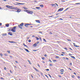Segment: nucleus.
<instances>
[{"label":"nucleus","instance_id":"obj_1","mask_svg":"<svg viewBox=\"0 0 80 80\" xmlns=\"http://www.w3.org/2000/svg\"><path fill=\"white\" fill-rule=\"evenodd\" d=\"M17 26H15L12 28V32H16V28H17Z\"/></svg>","mask_w":80,"mask_h":80},{"label":"nucleus","instance_id":"obj_2","mask_svg":"<svg viewBox=\"0 0 80 80\" xmlns=\"http://www.w3.org/2000/svg\"><path fill=\"white\" fill-rule=\"evenodd\" d=\"M63 10V8H59L58 11V12H61V11H62Z\"/></svg>","mask_w":80,"mask_h":80},{"label":"nucleus","instance_id":"obj_3","mask_svg":"<svg viewBox=\"0 0 80 80\" xmlns=\"http://www.w3.org/2000/svg\"><path fill=\"white\" fill-rule=\"evenodd\" d=\"M16 11V12H18V13H19V12H21V11L22 10L21 9H18V10Z\"/></svg>","mask_w":80,"mask_h":80},{"label":"nucleus","instance_id":"obj_4","mask_svg":"<svg viewBox=\"0 0 80 80\" xmlns=\"http://www.w3.org/2000/svg\"><path fill=\"white\" fill-rule=\"evenodd\" d=\"M8 35H11V36L13 35V33L12 32H9L8 33Z\"/></svg>","mask_w":80,"mask_h":80},{"label":"nucleus","instance_id":"obj_5","mask_svg":"<svg viewBox=\"0 0 80 80\" xmlns=\"http://www.w3.org/2000/svg\"><path fill=\"white\" fill-rule=\"evenodd\" d=\"M30 25V24L26 23L25 24V27H28V25Z\"/></svg>","mask_w":80,"mask_h":80},{"label":"nucleus","instance_id":"obj_6","mask_svg":"<svg viewBox=\"0 0 80 80\" xmlns=\"http://www.w3.org/2000/svg\"><path fill=\"white\" fill-rule=\"evenodd\" d=\"M9 9H14V8H13V6H9Z\"/></svg>","mask_w":80,"mask_h":80},{"label":"nucleus","instance_id":"obj_7","mask_svg":"<svg viewBox=\"0 0 80 80\" xmlns=\"http://www.w3.org/2000/svg\"><path fill=\"white\" fill-rule=\"evenodd\" d=\"M33 68H34V69H35L36 72H39V71L38 70V69H37V68H36L35 67H33Z\"/></svg>","mask_w":80,"mask_h":80},{"label":"nucleus","instance_id":"obj_8","mask_svg":"<svg viewBox=\"0 0 80 80\" xmlns=\"http://www.w3.org/2000/svg\"><path fill=\"white\" fill-rule=\"evenodd\" d=\"M73 44L75 47H79V46H77L75 45V43H73Z\"/></svg>","mask_w":80,"mask_h":80},{"label":"nucleus","instance_id":"obj_9","mask_svg":"<svg viewBox=\"0 0 80 80\" xmlns=\"http://www.w3.org/2000/svg\"><path fill=\"white\" fill-rule=\"evenodd\" d=\"M12 28H10L8 29V32H12Z\"/></svg>","mask_w":80,"mask_h":80},{"label":"nucleus","instance_id":"obj_10","mask_svg":"<svg viewBox=\"0 0 80 80\" xmlns=\"http://www.w3.org/2000/svg\"><path fill=\"white\" fill-rule=\"evenodd\" d=\"M37 45H38V44H37V43H35V44H33V46H34V47H36Z\"/></svg>","mask_w":80,"mask_h":80},{"label":"nucleus","instance_id":"obj_11","mask_svg":"<svg viewBox=\"0 0 80 80\" xmlns=\"http://www.w3.org/2000/svg\"><path fill=\"white\" fill-rule=\"evenodd\" d=\"M33 13V11H29V12H28V13H29V14H32Z\"/></svg>","mask_w":80,"mask_h":80},{"label":"nucleus","instance_id":"obj_12","mask_svg":"<svg viewBox=\"0 0 80 80\" xmlns=\"http://www.w3.org/2000/svg\"><path fill=\"white\" fill-rule=\"evenodd\" d=\"M51 5L52 7H56V5H55V4H51Z\"/></svg>","mask_w":80,"mask_h":80},{"label":"nucleus","instance_id":"obj_13","mask_svg":"<svg viewBox=\"0 0 80 80\" xmlns=\"http://www.w3.org/2000/svg\"><path fill=\"white\" fill-rule=\"evenodd\" d=\"M18 27L19 28H20L21 29H22V27L20 25H18Z\"/></svg>","mask_w":80,"mask_h":80},{"label":"nucleus","instance_id":"obj_14","mask_svg":"<svg viewBox=\"0 0 80 80\" xmlns=\"http://www.w3.org/2000/svg\"><path fill=\"white\" fill-rule=\"evenodd\" d=\"M9 43H17V42H14V41H9Z\"/></svg>","mask_w":80,"mask_h":80},{"label":"nucleus","instance_id":"obj_15","mask_svg":"<svg viewBox=\"0 0 80 80\" xmlns=\"http://www.w3.org/2000/svg\"><path fill=\"white\" fill-rule=\"evenodd\" d=\"M24 50L26 51L27 52H29V51H28V50L25 48H24Z\"/></svg>","mask_w":80,"mask_h":80},{"label":"nucleus","instance_id":"obj_16","mask_svg":"<svg viewBox=\"0 0 80 80\" xmlns=\"http://www.w3.org/2000/svg\"><path fill=\"white\" fill-rule=\"evenodd\" d=\"M16 3H17L18 4H20L21 5H23L25 4V3H20L18 2H16Z\"/></svg>","mask_w":80,"mask_h":80},{"label":"nucleus","instance_id":"obj_17","mask_svg":"<svg viewBox=\"0 0 80 80\" xmlns=\"http://www.w3.org/2000/svg\"><path fill=\"white\" fill-rule=\"evenodd\" d=\"M29 11H30L29 10H25L24 11V12H27V13H28V12H29Z\"/></svg>","mask_w":80,"mask_h":80},{"label":"nucleus","instance_id":"obj_18","mask_svg":"<svg viewBox=\"0 0 80 80\" xmlns=\"http://www.w3.org/2000/svg\"><path fill=\"white\" fill-rule=\"evenodd\" d=\"M36 22H37V23H40V20H37L36 21Z\"/></svg>","mask_w":80,"mask_h":80},{"label":"nucleus","instance_id":"obj_19","mask_svg":"<svg viewBox=\"0 0 80 80\" xmlns=\"http://www.w3.org/2000/svg\"><path fill=\"white\" fill-rule=\"evenodd\" d=\"M60 72H64V70L63 69H61L60 70Z\"/></svg>","mask_w":80,"mask_h":80},{"label":"nucleus","instance_id":"obj_20","mask_svg":"<svg viewBox=\"0 0 80 80\" xmlns=\"http://www.w3.org/2000/svg\"><path fill=\"white\" fill-rule=\"evenodd\" d=\"M6 27H9V24H6Z\"/></svg>","mask_w":80,"mask_h":80},{"label":"nucleus","instance_id":"obj_21","mask_svg":"<svg viewBox=\"0 0 80 80\" xmlns=\"http://www.w3.org/2000/svg\"><path fill=\"white\" fill-rule=\"evenodd\" d=\"M71 77H72V78H75V76L73 75H72L71 76Z\"/></svg>","mask_w":80,"mask_h":80},{"label":"nucleus","instance_id":"obj_22","mask_svg":"<svg viewBox=\"0 0 80 80\" xmlns=\"http://www.w3.org/2000/svg\"><path fill=\"white\" fill-rule=\"evenodd\" d=\"M20 25L22 27H23V23H21L20 24Z\"/></svg>","mask_w":80,"mask_h":80},{"label":"nucleus","instance_id":"obj_23","mask_svg":"<svg viewBox=\"0 0 80 80\" xmlns=\"http://www.w3.org/2000/svg\"><path fill=\"white\" fill-rule=\"evenodd\" d=\"M23 8H24V9H25V10H27V9H28V8H26L25 7H23Z\"/></svg>","mask_w":80,"mask_h":80},{"label":"nucleus","instance_id":"obj_24","mask_svg":"<svg viewBox=\"0 0 80 80\" xmlns=\"http://www.w3.org/2000/svg\"><path fill=\"white\" fill-rule=\"evenodd\" d=\"M14 10H18V8L17 7H16L15 8H14Z\"/></svg>","mask_w":80,"mask_h":80},{"label":"nucleus","instance_id":"obj_25","mask_svg":"<svg viewBox=\"0 0 80 80\" xmlns=\"http://www.w3.org/2000/svg\"><path fill=\"white\" fill-rule=\"evenodd\" d=\"M36 9H38V10H40V7H36Z\"/></svg>","mask_w":80,"mask_h":80},{"label":"nucleus","instance_id":"obj_26","mask_svg":"<svg viewBox=\"0 0 80 80\" xmlns=\"http://www.w3.org/2000/svg\"><path fill=\"white\" fill-rule=\"evenodd\" d=\"M40 6L41 7H43V4L40 5Z\"/></svg>","mask_w":80,"mask_h":80},{"label":"nucleus","instance_id":"obj_27","mask_svg":"<svg viewBox=\"0 0 80 80\" xmlns=\"http://www.w3.org/2000/svg\"><path fill=\"white\" fill-rule=\"evenodd\" d=\"M71 57L72 58H73L74 59H75V58L74 56H71Z\"/></svg>","mask_w":80,"mask_h":80},{"label":"nucleus","instance_id":"obj_28","mask_svg":"<svg viewBox=\"0 0 80 80\" xmlns=\"http://www.w3.org/2000/svg\"><path fill=\"white\" fill-rule=\"evenodd\" d=\"M42 60H44L45 59V58L44 57H42Z\"/></svg>","mask_w":80,"mask_h":80},{"label":"nucleus","instance_id":"obj_29","mask_svg":"<svg viewBox=\"0 0 80 80\" xmlns=\"http://www.w3.org/2000/svg\"><path fill=\"white\" fill-rule=\"evenodd\" d=\"M6 7H7V8H9V7H10V6L7 5H6Z\"/></svg>","mask_w":80,"mask_h":80},{"label":"nucleus","instance_id":"obj_30","mask_svg":"<svg viewBox=\"0 0 80 80\" xmlns=\"http://www.w3.org/2000/svg\"><path fill=\"white\" fill-rule=\"evenodd\" d=\"M36 38L37 40H39V38H38V37H36Z\"/></svg>","mask_w":80,"mask_h":80},{"label":"nucleus","instance_id":"obj_31","mask_svg":"<svg viewBox=\"0 0 80 80\" xmlns=\"http://www.w3.org/2000/svg\"><path fill=\"white\" fill-rule=\"evenodd\" d=\"M67 40H68V41L69 42H71L72 41L71 40L69 39H68Z\"/></svg>","mask_w":80,"mask_h":80},{"label":"nucleus","instance_id":"obj_32","mask_svg":"<svg viewBox=\"0 0 80 80\" xmlns=\"http://www.w3.org/2000/svg\"><path fill=\"white\" fill-rule=\"evenodd\" d=\"M59 58V56H56V58Z\"/></svg>","mask_w":80,"mask_h":80},{"label":"nucleus","instance_id":"obj_33","mask_svg":"<svg viewBox=\"0 0 80 80\" xmlns=\"http://www.w3.org/2000/svg\"><path fill=\"white\" fill-rule=\"evenodd\" d=\"M32 51H33V52H37V50H32Z\"/></svg>","mask_w":80,"mask_h":80},{"label":"nucleus","instance_id":"obj_34","mask_svg":"<svg viewBox=\"0 0 80 80\" xmlns=\"http://www.w3.org/2000/svg\"><path fill=\"white\" fill-rule=\"evenodd\" d=\"M43 40L44 41V42H47V41H46V40L45 39H43Z\"/></svg>","mask_w":80,"mask_h":80},{"label":"nucleus","instance_id":"obj_35","mask_svg":"<svg viewBox=\"0 0 80 80\" xmlns=\"http://www.w3.org/2000/svg\"><path fill=\"white\" fill-rule=\"evenodd\" d=\"M79 4H80V3H75V5H79Z\"/></svg>","mask_w":80,"mask_h":80},{"label":"nucleus","instance_id":"obj_36","mask_svg":"<svg viewBox=\"0 0 80 80\" xmlns=\"http://www.w3.org/2000/svg\"><path fill=\"white\" fill-rule=\"evenodd\" d=\"M23 45L25 46V47H27V45H25V43H23Z\"/></svg>","mask_w":80,"mask_h":80},{"label":"nucleus","instance_id":"obj_37","mask_svg":"<svg viewBox=\"0 0 80 80\" xmlns=\"http://www.w3.org/2000/svg\"><path fill=\"white\" fill-rule=\"evenodd\" d=\"M4 55L5 56H8V54H7L6 53H5Z\"/></svg>","mask_w":80,"mask_h":80},{"label":"nucleus","instance_id":"obj_38","mask_svg":"<svg viewBox=\"0 0 80 80\" xmlns=\"http://www.w3.org/2000/svg\"><path fill=\"white\" fill-rule=\"evenodd\" d=\"M28 61L30 64H31V62H30V61L28 60Z\"/></svg>","mask_w":80,"mask_h":80},{"label":"nucleus","instance_id":"obj_39","mask_svg":"<svg viewBox=\"0 0 80 80\" xmlns=\"http://www.w3.org/2000/svg\"><path fill=\"white\" fill-rule=\"evenodd\" d=\"M68 8H67L65 10H64V11H67V10H68Z\"/></svg>","mask_w":80,"mask_h":80},{"label":"nucleus","instance_id":"obj_40","mask_svg":"<svg viewBox=\"0 0 80 80\" xmlns=\"http://www.w3.org/2000/svg\"><path fill=\"white\" fill-rule=\"evenodd\" d=\"M28 42H31V40H30V39L28 41Z\"/></svg>","mask_w":80,"mask_h":80},{"label":"nucleus","instance_id":"obj_41","mask_svg":"<svg viewBox=\"0 0 80 80\" xmlns=\"http://www.w3.org/2000/svg\"><path fill=\"white\" fill-rule=\"evenodd\" d=\"M0 56H1V57H2V56H3V54H2V53H1L0 54Z\"/></svg>","mask_w":80,"mask_h":80},{"label":"nucleus","instance_id":"obj_42","mask_svg":"<svg viewBox=\"0 0 80 80\" xmlns=\"http://www.w3.org/2000/svg\"><path fill=\"white\" fill-rule=\"evenodd\" d=\"M48 75H49V77H50V78H52V76L50 75V74H48Z\"/></svg>","mask_w":80,"mask_h":80},{"label":"nucleus","instance_id":"obj_43","mask_svg":"<svg viewBox=\"0 0 80 80\" xmlns=\"http://www.w3.org/2000/svg\"><path fill=\"white\" fill-rule=\"evenodd\" d=\"M53 62H57V61L55 60H53Z\"/></svg>","mask_w":80,"mask_h":80},{"label":"nucleus","instance_id":"obj_44","mask_svg":"<svg viewBox=\"0 0 80 80\" xmlns=\"http://www.w3.org/2000/svg\"><path fill=\"white\" fill-rule=\"evenodd\" d=\"M7 52H8V53H10V51H8Z\"/></svg>","mask_w":80,"mask_h":80},{"label":"nucleus","instance_id":"obj_45","mask_svg":"<svg viewBox=\"0 0 80 80\" xmlns=\"http://www.w3.org/2000/svg\"><path fill=\"white\" fill-rule=\"evenodd\" d=\"M46 70H47V71H49V69H46Z\"/></svg>","mask_w":80,"mask_h":80},{"label":"nucleus","instance_id":"obj_46","mask_svg":"<svg viewBox=\"0 0 80 80\" xmlns=\"http://www.w3.org/2000/svg\"><path fill=\"white\" fill-rule=\"evenodd\" d=\"M69 55H70V56H72V54H70V53H69Z\"/></svg>","mask_w":80,"mask_h":80},{"label":"nucleus","instance_id":"obj_47","mask_svg":"<svg viewBox=\"0 0 80 80\" xmlns=\"http://www.w3.org/2000/svg\"><path fill=\"white\" fill-rule=\"evenodd\" d=\"M37 44H38V43H39V42L38 41V42H37Z\"/></svg>","mask_w":80,"mask_h":80},{"label":"nucleus","instance_id":"obj_48","mask_svg":"<svg viewBox=\"0 0 80 80\" xmlns=\"http://www.w3.org/2000/svg\"><path fill=\"white\" fill-rule=\"evenodd\" d=\"M4 70H7V68H6V67H5L4 68Z\"/></svg>","mask_w":80,"mask_h":80},{"label":"nucleus","instance_id":"obj_49","mask_svg":"<svg viewBox=\"0 0 80 80\" xmlns=\"http://www.w3.org/2000/svg\"><path fill=\"white\" fill-rule=\"evenodd\" d=\"M59 20H63V19H62V18H59Z\"/></svg>","mask_w":80,"mask_h":80},{"label":"nucleus","instance_id":"obj_50","mask_svg":"<svg viewBox=\"0 0 80 80\" xmlns=\"http://www.w3.org/2000/svg\"><path fill=\"white\" fill-rule=\"evenodd\" d=\"M58 76L59 77H60V78H61V77H62V76H61L58 75Z\"/></svg>","mask_w":80,"mask_h":80},{"label":"nucleus","instance_id":"obj_51","mask_svg":"<svg viewBox=\"0 0 80 80\" xmlns=\"http://www.w3.org/2000/svg\"><path fill=\"white\" fill-rule=\"evenodd\" d=\"M61 56H63V55H63V54H61Z\"/></svg>","mask_w":80,"mask_h":80},{"label":"nucleus","instance_id":"obj_52","mask_svg":"<svg viewBox=\"0 0 80 80\" xmlns=\"http://www.w3.org/2000/svg\"><path fill=\"white\" fill-rule=\"evenodd\" d=\"M64 49H65V50H67V48H65Z\"/></svg>","mask_w":80,"mask_h":80},{"label":"nucleus","instance_id":"obj_53","mask_svg":"<svg viewBox=\"0 0 80 80\" xmlns=\"http://www.w3.org/2000/svg\"><path fill=\"white\" fill-rule=\"evenodd\" d=\"M44 57H47V54H45L44 55Z\"/></svg>","mask_w":80,"mask_h":80},{"label":"nucleus","instance_id":"obj_54","mask_svg":"<svg viewBox=\"0 0 80 80\" xmlns=\"http://www.w3.org/2000/svg\"><path fill=\"white\" fill-rule=\"evenodd\" d=\"M45 76H46V77H47V78H48V77L46 75H45Z\"/></svg>","mask_w":80,"mask_h":80},{"label":"nucleus","instance_id":"obj_55","mask_svg":"<svg viewBox=\"0 0 80 80\" xmlns=\"http://www.w3.org/2000/svg\"><path fill=\"white\" fill-rule=\"evenodd\" d=\"M39 39H40L41 41H42V38H40Z\"/></svg>","mask_w":80,"mask_h":80},{"label":"nucleus","instance_id":"obj_56","mask_svg":"<svg viewBox=\"0 0 80 80\" xmlns=\"http://www.w3.org/2000/svg\"><path fill=\"white\" fill-rule=\"evenodd\" d=\"M1 79H2L3 80L4 78H1Z\"/></svg>","mask_w":80,"mask_h":80},{"label":"nucleus","instance_id":"obj_57","mask_svg":"<svg viewBox=\"0 0 80 80\" xmlns=\"http://www.w3.org/2000/svg\"><path fill=\"white\" fill-rule=\"evenodd\" d=\"M48 17H52V16H48Z\"/></svg>","mask_w":80,"mask_h":80},{"label":"nucleus","instance_id":"obj_58","mask_svg":"<svg viewBox=\"0 0 80 80\" xmlns=\"http://www.w3.org/2000/svg\"><path fill=\"white\" fill-rule=\"evenodd\" d=\"M49 62H52V61H51V60H50V59Z\"/></svg>","mask_w":80,"mask_h":80},{"label":"nucleus","instance_id":"obj_59","mask_svg":"<svg viewBox=\"0 0 80 80\" xmlns=\"http://www.w3.org/2000/svg\"><path fill=\"white\" fill-rule=\"evenodd\" d=\"M16 63H18V62L17 61H15Z\"/></svg>","mask_w":80,"mask_h":80},{"label":"nucleus","instance_id":"obj_60","mask_svg":"<svg viewBox=\"0 0 80 80\" xmlns=\"http://www.w3.org/2000/svg\"><path fill=\"white\" fill-rule=\"evenodd\" d=\"M66 59H67V60H68V58H66Z\"/></svg>","mask_w":80,"mask_h":80},{"label":"nucleus","instance_id":"obj_61","mask_svg":"<svg viewBox=\"0 0 80 80\" xmlns=\"http://www.w3.org/2000/svg\"><path fill=\"white\" fill-rule=\"evenodd\" d=\"M78 78H80V77L79 76H78Z\"/></svg>","mask_w":80,"mask_h":80},{"label":"nucleus","instance_id":"obj_62","mask_svg":"<svg viewBox=\"0 0 80 80\" xmlns=\"http://www.w3.org/2000/svg\"><path fill=\"white\" fill-rule=\"evenodd\" d=\"M70 65H72V63H70Z\"/></svg>","mask_w":80,"mask_h":80},{"label":"nucleus","instance_id":"obj_63","mask_svg":"<svg viewBox=\"0 0 80 80\" xmlns=\"http://www.w3.org/2000/svg\"><path fill=\"white\" fill-rule=\"evenodd\" d=\"M61 53H63V54H64V53H65V52H62Z\"/></svg>","mask_w":80,"mask_h":80},{"label":"nucleus","instance_id":"obj_64","mask_svg":"<svg viewBox=\"0 0 80 80\" xmlns=\"http://www.w3.org/2000/svg\"><path fill=\"white\" fill-rule=\"evenodd\" d=\"M2 25V23H0V26H1V25Z\"/></svg>","mask_w":80,"mask_h":80}]
</instances>
